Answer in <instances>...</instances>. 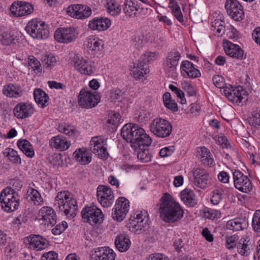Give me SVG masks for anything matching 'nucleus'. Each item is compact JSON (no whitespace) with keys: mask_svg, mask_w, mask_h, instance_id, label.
<instances>
[{"mask_svg":"<svg viewBox=\"0 0 260 260\" xmlns=\"http://www.w3.org/2000/svg\"><path fill=\"white\" fill-rule=\"evenodd\" d=\"M121 135L124 139L131 143V146L133 148L140 146H149L152 143L151 138L138 124H125L121 128Z\"/></svg>","mask_w":260,"mask_h":260,"instance_id":"1","label":"nucleus"},{"mask_svg":"<svg viewBox=\"0 0 260 260\" xmlns=\"http://www.w3.org/2000/svg\"><path fill=\"white\" fill-rule=\"evenodd\" d=\"M159 212L161 219L170 223L180 220L184 213L180 204L168 193H165L160 199Z\"/></svg>","mask_w":260,"mask_h":260,"instance_id":"2","label":"nucleus"},{"mask_svg":"<svg viewBox=\"0 0 260 260\" xmlns=\"http://www.w3.org/2000/svg\"><path fill=\"white\" fill-rule=\"evenodd\" d=\"M54 205L59 212L71 219L74 218L77 214V202L73 194L68 190L57 193L55 198Z\"/></svg>","mask_w":260,"mask_h":260,"instance_id":"3","label":"nucleus"},{"mask_svg":"<svg viewBox=\"0 0 260 260\" xmlns=\"http://www.w3.org/2000/svg\"><path fill=\"white\" fill-rule=\"evenodd\" d=\"M19 201L18 192L11 187H6L0 193L2 208L8 213L15 211L18 208Z\"/></svg>","mask_w":260,"mask_h":260,"instance_id":"4","label":"nucleus"},{"mask_svg":"<svg viewBox=\"0 0 260 260\" xmlns=\"http://www.w3.org/2000/svg\"><path fill=\"white\" fill-rule=\"evenodd\" d=\"M149 217L147 211H137L129 219L127 226L129 230L137 234L145 231L148 227Z\"/></svg>","mask_w":260,"mask_h":260,"instance_id":"5","label":"nucleus"},{"mask_svg":"<svg viewBox=\"0 0 260 260\" xmlns=\"http://www.w3.org/2000/svg\"><path fill=\"white\" fill-rule=\"evenodd\" d=\"M25 30L31 37L37 39H46L49 36L47 25L38 19H33L29 21Z\"/></svg>","mask_w":260,"mask_h":260,"instance_id":"6","label":"nucleus"},{"mask_svg":"<svg viewBox=\"0 0 260 260\" xmlns=\"http://www.w3.org/2000/svg\"><path fill=\"white\" fill-rule=\"evenodd\" d=\"M150 132L156 137L166 138L170 136L172 132L171 122L165 119L156 118L150 124Z\"/></svg>","mask_w":260,"mask_h":260,"instance_id":"7","label":"nucleus"},{"mask_svg":"<svg viewBox=\"0 0 260 260\" xmlns=\"http://www.w3.org/2000/svg\"><path fill=\"white\" fill-rule=\"evenodd\" d=\"M82 220L91 225L101 224L104 220V215L102 210L94 205H86L81 211Z\"/></svg>","mask_w":260,"mask_h":260,"instance_id":"8","label":"nucleus"},{"mask_svg":"<svg viewBox=\"0 0 260 260\" xmlns=\"http://www.w3.org/2000/svg\"><path fill=\"white\" fill-rule=\"evenodd\" d=\"M78 103L81 107L92 108L95 107L101 100L99 93L90 91L88 88L82 89L78 95Z\"/></svg>","mask_w":260,"mask_h":260,"instance_id":"9","label":"nucleus"},{"mask_svg":"<svg viewBox=\"0 0 260 260\" xmlns=\"http://www.w3.org/2000/svg\"><path fill=\"white\" fill-rule=\"evenodd\" d=\"M223 92L229 101L238 105H243V103L247 100V91L240 86L233 87L229 84L228 86H225Z\"/></svg>","mask_w":260,"mask_h":260,"instance_id":"10","label":"nucleus"},{"mask_svg":"<svg viewBox=\"0 0 260 260\" xmlns=\"http://www.w3.org/2000/svg\"><path fill=\"white\" fill-rule=\"evenodd\" d=\"M34 11V6L25 1H16L9 8V14L13 17H20L27 16Z\"/></svg>","mask_w":260,"mask_h":260,"instance_id":"11","label":"nucleus"},{"mask_svg":"<svg viewBox=\"0 0 260 260\" xmlns=\"http://www.w3.org/2000/svg\"><path fill=\"white\" fill-rule=\"evenodd\" d=\"M129 208V202L124 197H120L116 201L114 208L112 210L113 219L121 222L125 218Z\"/></svg>","mask_w":260,"mask_h":260,"instance_id":"12","label":"nucleus"},{"mask_svg":"<svg viewBox=\"0 0 260 260\" xmlns=\"http://www.w3.org/2000/svg\"><path fill=\"white\" fill-rule=\"evenodd\" d=\"M96 196L99 203L104 208L110 207L114 202L113 191L106 185H100L97 187Z\"/></svg>","mask_w":260,"mask_h":260,"instance_id":"13","label":"nucleus"},{"mask_svg":"<svg viewBox=\"0 0 260 260\" xmlns=\"http://www.w3.org/2000/svg\"><path fill=\"white\" fill-rule=\"evenodd\" d=\"M78 34L74 27H59L54 32V38L61 43H70L78 37Z\"/></svg>","mask_w":260,"mask_h":260,"instance_id":"14","label":"nucleus"},{"mask_svg":"<svg viewBox=\"0 0 260 260\" xmlns=\"http://www.w3.org/2000/svg\"><path fill=\"white\" fill-rule=\"evenodd\" d=\"M234 184L239 191L248 193L252 189L251 182L249 178L241 171L235 170L233 172Z\"/></svg>","mask_w":260,"mask_h":260,"instance_id":"15","label":"nucleus"},{"mask_svg":"<svg viewBox=\"0 0 260 260\" xmlns=\"http://www.w3.org/2000/svg\"><path fill=\"white\" fill-rule=\"evenodd\" d=\"M225 9L228 15L235 21H240L244 18L243 6L237 0H226Z\"/></svg>","mask_w":260,"mask_h":260,"instance_id":"16","label":"nucleus"},{"mask_svg":"<svg viewBox=\"0 0 260 260\" xmlns=\"http://www.w3.org/2000/svg\"><path fill=\"white\" fill-rule=\"evenodd\" d=\"M73 62L75 69L81 74L91 75L95 72V67L92 65L91 61L80 55H75Z\"/></svg>","mask_w":260,"mask_h":260,"instance_id":"17","label":"nucleus"},{"mask_svg":"<svg viewBox=\"0 0 260 260\" xmlns=\"http://www.w3.org/2000/svg\"><path fill=\"white\" fill-rule=\"evenodd\" d=\"M91 8L85 5L73 4L67 9V14L71 17L78 19H85L91 15Z\"/></svg>","mask_w":260,"mask_h":260,"instance_id":"18","label":"nucleus"},{"mask_svg":"<svg viewBox=\"0 0 260 260\" xmlns=\"http://www.w3.org/2000/svg\"><path fill=\"white\" fill-rule=\"evenodd\" d=\"M24 243L31 250L40 251L47 246V240L40 235L31 234L24 238Z\"/></svg>","mask_w":260,"mask_h":260,"instance_id":"19","label":"nucleus"},{"mask_svg":"<svg viewBox=\"0 0 260 260\" xmlns=\"http://www.w3.org/2000/svg\"><path fill=\"white\" fill-rule=\"evenodd\" d=\"M193 184L200 188L205 189L211 184V178L204 169L197 168L193 171Z\"/></svg>","mask_w":260,"mask_h":260,"instance_id":"20","label":"nucleus"},{"mask_svg":"<svg viewBox=\"0 0 260 260\" xmlns=\"http://www.w3.org/2000/svg\"><path fill=\"white\" fill-rule=\"evenodd\" d=\"M38 217L43 221L42 224L53 226L56 223L57 216L54 210L48 206H44L39 211Z\"/></svg>","mask_w":260,"mask_h":260,"instance_id":"21","label":"nucleus"},{"mask_svg":"<svg viewBox=\"0 0 260 260\" xmlns=\"http://www.w3.org/2000/svg\"><path fill=\"white\" fill-rule=\"evenodd\" d=\"M90 145L92 146L93 152L99 157L106 159L108 157L107 148L105 147L106 141L102 136L93 137L90 141Z\"/></svg>","mask_w":260,"mask_h":260,"instance_id":"22","label":"nucleus"},{"mask_svg":"<svg viewBox=\"0 0 260 260\" xmlns=\"http://www.w3.org/2000/svg\"><path fill=\"white\" fill-rule=\"evenodd\" d=\"M34 113L32 104L27 102H20L13 109L14 116L18 119H25L30 117Z\"/></svg>","mask_w":260,"mask_h":260,"instance_id":"23","label":"nucleus"},{"mask_svg":"<svg viewBox=\"0 0 260 260\" xmlns=\"http://www.w3.org/2000/svg\"><path fill=\"white\" fill-rule=\"evenodd\" d=\"M84 44L88 52L94 55L100 54L104 46L102 40L93 35L88 37Z\"/></svg>","mask_w":260,"mask_h":260,"instance_id":"24","label":"nucleus"},{"mask_svg":"<svg viewBox=\"0 0 260 260\" xmlns=\"http://www.w3.org/2000/svg\"><path fill=\"white\" fill-rule=\"evenodd\" d=\"M223 47L226 54L233 58L241 59L243 58L244 51L238 45L228 40H223Z\"/></svg>","mask_w":260,"mask_h":260,"instance_id":"25","label":"nucleus"},{"mask_svg":"<svg viewBox=\"0 0 260 260\" xmlns=\"http://www.w3.org/2000/svg\"><path fill=\"white\" fill-rule=\"evenodd\" d=\"M111 25V21L108 18L96 17L89 21L88 26L91 30L101 31L108 29Z\"/></svg>","mask_w":260,"mask_h":260,"instance_id":"26","label":"nucleus"},{"mask_svg":"<svg viewBox=\"0 0 260 260\" xmlns=\"http://www.w3.org/2000/svg\"><path fill=\"white\" fill-rule=\"evenodd\" d=\"M181 57L180 53L175 50L170 52L164 64V68L168 71H173L176 69Z\"/></svg>","mask_w":260,"mask_h":260,"instance_id":"27","label":"nucleus"},{"mask_svg":"<svg viewBox=\"0 0 260 260\" xmlns=\"http://www.w3.org/2000/svg\"><path fill=\"white\" fill-rule=\"evenodd\" d=\"M196 155L204 166L212 167L215 165L212 155L210 150L206 147H201L198 148Z\"/></svg>","mask_w":260,"mask_h":260,"instance_id":"28","label":"nucleus"},{"mask_svg":"<svg viewBox=\"0 0 260 260\" xmlns=\"http://www.w3.org/2000/svg\"><path fill=\"white\" fill-rule=\"evenodd\" d=\"M2 92L7 97L18 98L22 96L24 90L19 84L9 83L4 86Z\"/></svg>","mask_w":260,"mask_h":260,"instance_id":"29","label":"nucleus"},{"mask_svg":"<svg viewBox=\"0 0 260 260\" xmlns=\"http://www.w3.org/2000/svg\"><path fill=\"white\" fill-rule=\"evenodd\" d=\"M73 156L77 162L85 165L91 162L92 154L87 148L82 147L76 149L73 153Z\"/></svg>","mask_w":260,"mask_h":260,"instance_id":"30","label":"nucleus"},{"mask_svg":"<svg viewBox=\"0 0 260 260\" xmlns=\"http://www.w3.org/2000/svg\"><path fill=\"white\" fill-rule=\"evenodd\" d=\"M94 260H115V253L108 247L98 248L92 255Z\"/></svg>","mask_w":260,"mask_h":260,"instance_id":"31","label":"nucleus"},{"mask_svg":"<svg viewBox=\"0 0 260 260\" xmlns=\"http://www.w3.org/2000/svg\"><path fill=\"white\" fill-rule=\"evenodd\" d=\"M149 72L148 64L144 60L140 59L137 64H134L132 70L133 76L136 79H141Z\"/></svg>","mask_w":260,"mask_h":260,"instance_id":"32","label":"nucleus"},{"mask_svg":"<svg viewBox=\"0 0 260 260\" xmlns=\"http://www.w3.org/2000/svg\"><path fill=\"white\" fill-rule=\"evenodd\" d=\"M121 116L118 113L112 111L104 124V129L107 132H114L118 126Z\"/></svg>","mask_w":260,"mask_h":260,"instance_id":"33","label":"nucleus"},{"mask_svg":"<svg viewBox=\"0 0 260 260\" xmlns=\"http://www.w3.org/2000/svg\"><path fill=\"white\" fill-rule=\"evenodd\" d=\"M50 145L53 148L60 151H64L70 147L71 143L65 137L58 135L51 139Z\"/></svg>","mask_w":260,"mask_h":260,"instance_id":"34","label":"nucleus"},{"mask_svg":"<svg viewBox=\"0 0 260 260\" xmlns=\"http://www.w3.org/2000/svg\"><path fill=\"white\" fill-rule=\"evenodd\" d=\"M131 242L129 237L125 234L118 235L115 240V245L120 252L126 251L130 247Z\"/></svg>","mask_w":260,"mask_h":260,"instance_id":"35","label":"nucleus"},{"mask_svg":"<svg viewBox=\"0 0 260 260\" xmlns=\"http://www.w3.org/2000/svg\"><path fill=\"white\" fill-rule=\"evenodd\" d=\"M180 69L190 78H196L201 76L200 71L195 68L194 64L188 60H183L181 62Z\"/></svg>","mask_w":260,"mask_h":260,"instance_id":"36","label":"nucleus"},{"mask_svg":"<svg viewBox=\"0 0 260 260\" xmlns=\"http://www.w3.org/2000/svg\"><path fill=\"white\" fill-rule=\"evenodd\" d=\"M180 196L183 203L188 207H193L197 203L196 195L193 190L185 188L180 193Z\"/></svg>","mask_w":260,"mask_h":260,"instance_id":"37","label":"nucleus"},{"mask_svg":"<svg viewBox=\"0 0 260 260\" xmlns=\"http://www.w3.org/2000/svg\"><path fill=\"white\" fill-rule=\"evenodd\" d=\"M19 149L28 157L32 158L35 155V151L30 143L26 139H20L17 142Z\"/></svg>","mask_w":260,"mask_h":260,"instance_id":"38","label":"nucleus"},{"mask_svg":"<svg viewBox=\"0 0 260 260\" xmlns=\"http://www.w3.org/2000/svg\"><path fill=\"white\" fill-rule=\"evenodd\" d=\"M34 98L35 102L43 108L46 107L49 98L48 94L42 89L37 88L34 91Z\"/></svg>","mask_w":260,"mask_h":260,"instance_id":"39","label":"nucleus"},{"mask_svg":"<svg viewBox=\"0 0 260 260\" xmlns=\"http://www.w3.org/2000/svg\"><path fill=\"white\" fill-rule=\"evenodd\" d=\"M105 7L108 14L112 16H116L121 11L120 5L115 0H106Z\"/></svg>","mask_w":260,"mask_h":260,"instance_id":"40","label":"nucleus"},{"mask_svg":"<svg viewBox=\"0 0 260 260\" xmlns=\"http://www.w3.org/2000/svg\"><path fill=\"white\" fill-rule=\"evenodd\" d=\"M246 225V221L245 218H236L229 220L226 224L228 229L232 231H240L244 229Z\"/></svg>","mask_w":260,"mask_h":260,"instance_id":"41","label":"nucleus"},{"mask_svg":"<svg viewBox=\"0 0 260 260\" xmlns=\"http://www.w3.org/2000/svg\"><path fill=\"white\" fill-rule=\"evenodd\" d=\"M168 7L171 10L172 15L180 23H183L184 19L180 7L176 0H169Z\"/></svg>","mask_w":260,"mask_h":260,"instance_id":"42","label":"nucleus"},{"mask_svg":"<svg viewBox=\"0 0 260 260\" xmlns=\"http://www.w3.org/2000/svg\"><path fill=\"white\" fill-rule=\"evenodd\" d=\"M57 129L60 133H63L69 137H75L79 135V131L75 126L65 123L59 124Z\"/></svg>","mask_w":260,"mask_h":260,"instance_id":"43","label":"nucleus"},{"mask_svg":"<svg viewBox=\"0 0 260 260\" xmlns=\"http://www.w3.org/2000/svg\"><path fill=\"white\" fill-rule=\"evenodd\" d=\"M3 155L7 157L14 164H21V159L18 152L11 148H7L3 152Z\"/></svg>","mask_w":260,"mask_h":260,"instance_id":"44","label":"nucleus"},{"mask_svg":"<svg viewBox=\"0 0 260 260\" xmlns=\"http://www.w3.org/2000/svg\"><path fill=\"white\" fill-rule=\"evenodd\" d=\"M134 149L137 153V157L141 161L147 162L151 161L152 156L148 149H145L143 146L138 147Z\"/></svg>","mask_w":260,"mask_h":260,"instance_id":"45","label":"nucleus"},{"mask_svg":"<svg viewBox=\"0 0 260 260\" xmlns=\"http://www.w3.org/2000/svg\"><path fill=\"white\" fill-rule=\"evenodd\" d=\"M27 193L35 205H40L43 203V199L41 197L40 193L37 189L29 187Z\"/></svg>","mask_w":260,"mask_h":260,"instance_id":"46","label":"nucleus"},{"mask_svg":"<svg viewBox=\"0 0 260 260\" xmlns=\"http://www.w3.org/2000/svg\"><path fill=\"white\" fill-rule=\"evenodd\" d=\"M203 216L206 219L216 220L221 217V212L218 210L205 208L203 212Z\"/></svg>","mask_w":260,"mask_h":260,"instance_id":"47","label":"nucleus"},{"mask_svg":"<svg viewBox=\"0 0 260 260\" xmlns=\"http://www.w3.org/2000/svg\"><path fill=\"white\" fill-rule=\"evenodd\" d=\"M248 241L246 239L242 238L237 245V251L242 256H247L250 253V249L248 245Z\"/></svg>","mask_w":260,"mask_h":260,"instance_id":"48","label":"nucleus"},{"mask_svg":"<svg viewBox=\"0 0 260 260\" xmlns=\"http://www.w3.org/2000/svg\"><path fill=\"white\" fill-rule=\"evenodd\" d=\"M28 64L31 69L37 73L42 72L41 64L39 60L33 55L29 56L28 57Z\"/></svg>","mask_w":260,"mask_h":260,"instance_id":"49","label":"nucleus"},{"mask_svg":"<svg viewBox=\"0 0 260 260\" xmlns=\"http://www.w3.org/2000/svg\"><path fill=\"white\" fill-rule=\"evenodd\" d=\"M42 61L46 66V68H51L56 63V59L52 54H44L42 55Z\"/></svg>","mask_w":260,"mask_h":260,"instance_id":"50","label":"nucleus"},{"mask_svg":"<svg viewBox=\"0 0 260 260\" xmlns=\"http://www.w3.org/2000/svg\"><path fill=\"white\" fill-rule=\"evenodd\" d=\"M137 11V8L132 1H125L124 3L123 11L126 15L132 16Z\"/></svg>","mask_w":260,"mask_h":260,"instance_id":"51","label":"nucleus"},{"mask_svg":"<svg viewBox=\"0 0 260 260\" xmlns=\"http://www.w3.org/2000/svg\"><path fill=\"white\" fill-rule=\"evenodd\" d=\"M212 30L216 32L218 36H222L225 32L224 22L221 20H215L212 25Z\"/></svg>","mask_w":260,"mask_h":260,"instance_id":"52","label":"nucleus"},{"mask_svg":"<svg viewBox=\"0 0 260 260\" xmlns=\"http://www.w3.org/2000/svg\"><path fill=\"white\" fill-rule=\"evenodd\" d=\"M223 190L221 188H218L213 191V195L210 199L212 204L214 205H218L222 199Z\"/></svg>","mask_w":260,"mask_h":260,"instance_id":"53","label":"nucleus"},{"mask_svg":"<svg viewBox=\"0 0 260 260\" xmlns=\"http://www.w3.org/2000/svg\"><path fill=\"white\" fill-rule=\"evenodd\" d=\"M169 87L172 92L176 94L177 96L179 99L181 104H183L186 103L184 92L181 90L173 84H170Z\"/></svg>","mask_w":260,"mask_h":260,"instance_id":"54","label":"nucleus"},{"mask_svg":"<svg viewBox=\"0 0 260 260\" xmlns=\"http://www.w3.org/2000/svg\"><path fill=\"white\" fill-rule=\"evenodd\" d=\"M252 226L255 232L260 233V210H256L254 213L252 218Z\"/></svg>","mask_w":260,"mask_h":260,"instance_id":"55","label":"nucleus"},{"mask_svg":"<svg viewBox=\"0 0 260 260\" xmlns=\"http://www.w3.org/2000/svg\"><path fill=\"white\" fill-rule=\"evenodd\" d=\"M182 89L187 93L189 96H194L196 94V91L192 85L188 82L184 81L181 83Z\"/></svg>","mask_w":260,"mask_h":260,"instance_id":"56","label":"nucleus"},{"mask_svg":"<svg viewBox=\"0 0 260 260\" xmlns=\"http://www.w3.org/2000/svg\"><path fill=\"white\" fill-rule=\"evenodd\" d=\"M212 81L214 85L218 88H223L224 89L226 86L223 77L220 75H214L212 78Z\"/></svg>","mask_w":260,"mask_h":260,"instance_id":"57","label":"nucleus"},{"mask_svg":"<svg viewBox=\"0 0 260 260\" xmlns=\"http://www.w3.org/2000/svg\"><path fill=\"white\" fill-rule=\"evenodd\" d=\"M249 122L253 126L260 125V110H256L252 112Z\"/></svg>","mask_w":260,"mask_h":260,"instance_id":"58","label":"nucleus"},{"mask_svg":"<svg viewBox=\"0 0 260 260\" xmlns=\"http://www.w3.org/2000/svg\"><path fill=\"white\" fill-rule=\"evenodd\" d=\"M68 227V224L66 221H62L61 224H56V226L52 229V233L54 235H59L63 232Z\"/></svg>","mask_w":260,"mask_h":260,"instance_id":"59","label":"nucleus"},{"mask_svg":"<svg viewBox=\"0 0 260 260\" xmlns=\"http://www.w3.org/2000/svg\"><path fill=\"white\" fill-rule=\"evenodd\" d=\"M238 239V236L236 235L226 237V247L229 249L235 247L238 244H237Z\"/></svg>","mask_w":260,"mask_h":260,"instance_id":"60","label":"nucleus"},{"mask_svg":"<svg viewBox=\"0 0 260 260\" xmlns=\"http://www.w3.org/2000/svg\"><path fill=\"white\" fill-rule=\"evenodd\" d=\"M1 43L4 45H9L14 40L13 37L8 32H4L2 34Z\"/></svg>","mask_w":260,"mask_h":260,"instance_id":"61","label":"nucleus"},{"mask_svg":"<svg viewBox=\"0 0 260 260\" xmlns=\"http://www.w3.org/2000/svg\"><path fill=\"white\" fill-rule=\"evenodd\" d=\"M157 56V54L156 52H146L140 59L145 60V62L148 64L150 61L156 59Z\"/></svg>","mask_w":260,"mask_h":260,"instance_id":"62","label":"nucleus"},{"mask_svg":"<svg viewBox=\"0 0 260 260\" xmlns=\"http://www.w3.org/2000/svg\"><path fill=\"white\" fill-rule=\"evenodd\" d=\"M41 260H58V254L54 251H49L42 255Z\"/></svg>","mask_w":260,"mask_h":260,"instance_id":"63","label":"nucleus"},{"mask_svg":"<svg viewBox=\"0 0 260 260\" xmlns=\"http://www.w3.org/2000/svg\"><path fill=\"white\" fill-rule=\"evenodd\" d=\"M147 260H169V259L164 254L155 253L150 255Z\"/></svg>","mask_w":260,"mask_h":260,"instance_id":"64","label":"nucleus"}]
</instances>
